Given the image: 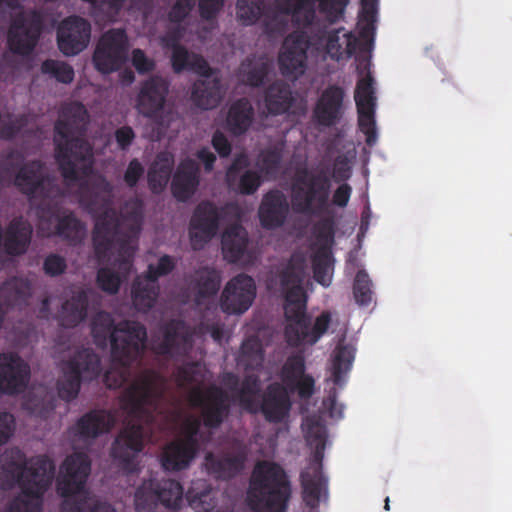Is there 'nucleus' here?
Instances as JSON below:
<instances>
[{
	"label": "nucleus",
	"instance_id": "obj_33",
	"mask_svg": "<svg viewBox=\"0 0 512 512\" xmlns=\"http://www.w3.org/2000/svg\"><path fill=\"white\" fill-rule=\"evenodd\" d=\"M295 98L289 84L277 80L270 84L264 92V104L271 115H283L289 112Z\"/></svg>",
	"mask_w": 512,
	"mask_h": 512
},
{
	"label": "nucleus",
	"instance_id": "obj_26",
	"mask_svg": "<svg viewBox=\"0 0 512 512\" xmlns=\"http://www.w3.org/2000/svg\"><path fill=\"white\" fill-rule=\"evenodd\" d=\"M220 218V211L214 203L202 201L196 206L190 221V239L194 249H198L215 237Z\"/></svg>",
	"mask_w": 512,
	"mask_h": 512
},
{
	"label": "nucleus",
	"instance_id": "obj_27",
	"mask_svg": "<svg viewBox=\"0 0 512 512\" xmlns=\"http://www.w3.org/2000/svg\"><path fill=\"white\" fill-rule=\"evenodd\" d=\"M345 91L338 85L327 86L320 94L313 109L314 122L322 127L337 125L344 114Z\"/></svg>",
	"mask_w": 512,
	"mask_h": 512
},
{
	"label": "nucleus",
	"instance_id": "obj_32",
	"mask_svg": "<svg viewBox=\"0 0 512 512\" xmlns=\"http://www.w3.org/2000/svg\"><path fill=\"white\" fill-rule=\"evenodd\" d=\"M199 181L200 168L198 163L191 158L184 159L179 164L171 183L173 196L178 201H187L194 195Z\"/></svg>",
	"mask_w": 512,
	"mask_h": 512
},
{
	"label": "nucleus",
	"instance_id": "obj_22",
	"mask_svg": "<svg viewBox=\"0 0 512 512\" xmlns=\"http://www.w3.org/2000/svg\"><path fill=\"white\" fill-rule=\"evenodd\" d=\"M354 99L357 107L359 129L365 134L367 145L373 146L377 141L375 123L376 97L374 78L370 73L358 80Z\"/></svg>",
	"mask_w": 512,
	"mask_h": 512
},
{
	"label": "nucleus",
	"instance_id": "obj_37",
	"mask_svg": "<svg viewBox=\"0 0 512 512\" xmlns=\"http://www.w3.org/2000/svg\"><path fill=\"white\" fill-rule=\"evenodd\" d=\"M196 454V450L178 440H174L164 447L161 464L167 471H181L190 465Z\"/></svg>",
	"mask_w": 512,
	"mask_h": 512
},
{
	"label": "nucleus",
	"instance_id": "obj_64",
	"mask_svg": "<svg viewBox=\"0 0 512 512\" xmlns=\"http://www.w3.org/2000/svg\"><path fill=\"white\" fill-rule=\"evenodd\" d=\"M184 29L180 24L167 29L166 33L161 37V43L163 47L175 50L176 47H182L180 41L183 37Z\"/></svg>",
	"mask_w": 512,
	"mask_h": 512
},
{
	"label": "nucleus",
	"instance_id": "obj_23",
	"mask_svg": "<svg viewBox=\"0 0 512 512\" xmlns=\"http://www.w3.org/2000/svg\"><path fill=\"white\" fill-rule=\"evenodd\" d=\"M160 331L162 339L154 345L157 355L171 359L188 355L192 348V334L183 320L171 319L161 326Z\"/></svg>",
	"mask_w": 512,
	"mask_h": 512
},
{
	"label": "nucleus",
	"instance_id": "obj_39",
	"mask_svg": "<svg viewBox=\"0 0 512 512\" xmlns=\"http://www.w3.org/2000/svg\"><path fill=\"white\" fill-rule=\"evenodd\" d=\"M254 119V109L250 101L240 98L234 101L227 113V127L234 136L245 134Z\"/></svg>",
	"mask_w": 512,
	"mask_h": 512
},
{
	"label": "nucleus",
	"instance_id": "obj_51",
	"mask_svg": "<svg viewBox=\"0 0 512 512\" xmlns=\"http://www.w3.org/2000/svg\"><path fill=\"white\" fill-rule=\"evenodd\" d=\"M264 354L257 339H247L241 346V362L247 369H257L262 366Z\"/></svg>",
	"mask_w": 512,
	"mask_h": 512
},
{
	"label": "nucleus",
	"instance_id": "obj_36",
	"mask_svg": "<svg viewBox=\"0 0 512 512\" xmlns=\"http://www.w3.org/2000/svg\"><path fill=\"white\" fill-rule=\"evenodd\" d=\"M205 77L194 83L191 99L197 107L208 110L218 106L222 99V89L219 79H211L210 75Z\"/></svg>",
	"mask_w": 512,
	"mask_h": 512
},
{
	"label": "nucleus",
	"instance_id": "obj_28",
	"mask_svg": "<svg viewBox=\"0 0 512 512\" xmlns=\"http://www.w3.org/2000/svg\"><path fill=\"white\" fill-rule=\"evenodd\" d=\"M114 414L105 409H93L82 415L70 427V433L79 440H94L108 433L115 424Z\"/></svg>",
	"mask_w": 512,
	"mask_h": 512
},
{
	"label": "nucleus",
	"instance_id": "obj_7",
	"mask_svg": "<svg viewBox=\"0 0 512 512\" xmlns=\"http://www.w3.org/2000/svg\"><path fill=\"white\" fill-rule=\"evenodd\" d=\"M91 333L97 345H105L107 340H110L111 355L123 369L107 371L104 382L110 389L121 387L127 381L125 370L140 359L145 350L147 340L145 326L129 320L115 324L110 313L100 311L92 320Z\"/></svg>",
	"mask_w": 512,
	"mask_h": 512
},
{
	"label": "nucleus",
	"instance_id": "obj_35",
	"mask_svg": "<svg viewBox=\"0 0 512 512\" xmlns=\"http://www.w3.org/2000/svg\"><path fill=\"white\" fill-rule=\"evenodd\" d=\"M88 309V296L84 290L75 292L70 299L66 300L58 314L61 326L73 328L85 320Z\"/></svg>",
	"mask_w": 512,
	"mask_h": 512
},
{
	"label": "nucleus",
	"instance_id": "obj_30",
	"mask_svg": "<svg viewBox=\"0 0 512 512\" xmlns=\"http://www.w3.org/2000/svg\"><path fill=\"white\" fill-rule=\"evenodd\" d=\"M289 214V203L284 193L278 189L268 191L261 201L258 216L265 229L281 227Z\"/></svg>",
	"mask_w": 512,
	"mask_h": 512
},
{
	"label": "nucleus",
	"instance_id": "obj_53",
	"mask_svg": "<svg viewBox=\"0 0 512 512\" xmlns=\"http://www.w3.org/2000/svg\"><path fill=\"white\" fill-rule=\"evenodd\" d=\"M43 74L50 75L58 82L69 84L74 80V69L66 62H61L53 59L45 60L41 65Z\"/></svg>",
	"mask_w": 512,
	"mask_h": 512
},
{
	"label": "nucleus",
	"instance_id": "obj_10",
	"mask_svg": "<svg viewBox=\"0 0 512 512\" xmlns=\"http://www.w3.org/2000/svg\"><path fill=\"white\" fill-rule=\"evenodd\" d=\"M91 472V460L84 452H74L61 465L57 492L64 498L61 512H116L112 505L89 497L86 482Z\"/></svg>",
	"mask_w": 512,
	"mask_h": 512
},
{
	"label": "nucleus",
	"instance_id": "obj_3",
	"mask_svg": "<svg viewBox=\"0 0 512 512\" xmlns=\"http://www.w3.org/2000/svg\"><path fill=\"white\" fill-rule=\"evenodd\" d=\"M24 157L10 151L4 161L7 172L17 170L14 185L30 202H39L38 230L43 237L58 236L72 244L80 243L85 227L73 212L63 213L59 204L61 189L45 172L40 160L23 163Z\"/></svg>",
	"mask_w": 512,
	"mask_h": 512
},
{
	"label": "nucleus",
	"instance_id": "obj_62",
	"mask_svg": "<svg viewBox=\"0 0 512 512\" xmlns=\"http://www.w3.org/2000/svg\"><path fill=\"white\" fill-rule=\"evenodd\" d=\"M225 0H199L198 8L200 17L206 21L216 18L224 5Z\"/></svg>",
	"mask_w": 512,
	"mask_h": 512
},
{
	"label": "nucleus",
	"instance_id": "obj_5",
	"mask_svg": "<svg viewBox=\"0 0 512 512\" xmlns=\"http://www.w3.org/2000/svg\"><path fill=\"white\" fill-rule=\"evenodd\" d=\"M88 125V111L80 102L63 106L54 124L55 159L68 185L78 183L93 172V147L85 138Z\"/></svg>",
	"mask_w": 512,
	"mask_h": 512
},
{
	"label": "nucleus",
	"instance_id": "obj_54",
	"mask_svg": "<svg viewBox=\"0 0 512 512\" xmlns=\"http://www.w3.org/2000/svg\"><path fill=\"white\" fill-rule=\"evenodd\" d=\"M237 18L245 25L255 24L262 15V0H238L237 1Z\"/></svg>",
	"mask_w": 512,
	"mask_h": 512
},
{
	"label": "nucleus",
	"instance_id": "obj_29",
	"mask_svg": "<svg viewBox=\"0 0 512 512\" xmlns=\"http://www.w3.org/2000/svg\"><path fill=\"white\" fill-rule=\"evenodd\" d=\"M320 41H325L328 55L337 61L352 57L356 51L370 53L361 48L363 40L356 37L352 32H344L343 28L333 30H322L318 36Z\"/></svg>",
	"mask_w": 512,
	"mask_h": 512
},
{
	"label": "nucleus",
	"instance_id": "obj_58",
	"mask_svg": "<svg viewBox=\"0 0 512 512\" xmlns=\"http://www.w3.org/2000/svg\"><path fill=\"white\" fill-rule=\"evenodd\" d=\"M201 378L198 363L190 362L179 366L176 370V379L179 386H186L198 382Z\"/></svg>",
	"mask_w": 512,
	"mask_h": 512
},
{
	"label": "nucleus",
	"instance_id": "obj_1",
	"mask_svg": "<svg viewBox=\"0 0 512 512\" xmlns=\"http://www.w3.org/2000/svg\"><path fill=\"white\" fill-rule=\"evenodd\" d=\"M143 220L144 203L138 197L128 199L120 214L109 207L97 218L92 242L98 262H108L112 250L117 248L113 265L118 272L109 267H101L97 271L96 283L102 291L111 295L118 293L122 278L130 274L136 250L134 242L142 230Z\"/></svg>",
	"mask_w": 512,
	"mask_h": 512
},
{
	"label": "nucleus",
	"instance_id": "obj_4",
	"mask_svg": "<svg viewBox=\"0 0 512 512\" xmlns=\"http://www.w3.org/2000/svg\"><path fill=\"white\" fill-rule=\"evenodd\" d=\"M54 462L47 455L27 458L18 447H10L0 455V487L20 488V494L9 504L7 512H41L42 498L52 484Z\"/></svg>",
	"mask_w": 512,
	"mask_h": 512
},
{
	"label": "nucleus",
	"instance_id": "obj_42",
	"mask_svg": "<svg viewBox=\"0 0 512 512\" xmlns=\"http://www.w3.org/2000/svg\"><path fill=\"white\" fill-rule=\"evenodd\" d=\"M186 498L190 507L197 512H210L216 507L215 492L205 481L193 482Z\"/></svg>",
	"mask_w": 512,
	"mask_h": 512
},
{
	"label": "nucleus",
	"instance_id": "obj_8",
	"mask_svg": "<svg viewBox=\"0 0 512 512\" xmlns=\"http://www.w3.org/2000/svg\"><path fill=\"white\" fill-rule=\"evenodd\" d=\"M280 377L282 383L267 385L257 400L254 412L261 413L269 423H282L289 415L292 403L290 393H296L299 399L309 400L315 393V379L306 373L305 356L302 352L290 355L283 364Z\"/></svg>",
	"mask_w": 512,
	"mask_h": 512
},
{
	"label": "nucleus",
	"instance_id": "obj_16",
	"mask_svg": "<svg viewBox=\"0 0 512 512\" xmlns=\"http://www.w3.org/2000/svg\"><path fill=\"white\" fill-rule=\"evenodd\" d=\"M349 0H276L281 13L291 16L297 26L309 28L316 19L315 2L319 12L325 15L330 24L338 21Z\"/></svg>",
	"mask_w": 512,
	"mask_h": 512
},
{
	"label": "nucleus",
	"instance_id": "obj_55",
	"mask_svg": "<svg viewBox=\"0 0 512 512\" xmlns=\"http://www.w3.org/2000/svg\"><path fill=\"white\" fill-rule=\"evenodd\" d=\"M372 282L364 270H359L353 284V294L357 304L368 306L372 301Z\"/></svg>",
	"mask_w": 512,
	"mask_h": 512
},
{
	"label": "nucleus",
	"instance_id": "obj_9",
	"mask_svg": "<svg viewBox=\"0 0 512 512\" xmlns=\"http://www.w3.org/2000/svg\"><path fill=\"white\" fill-rule=\"evenodd\" d=\"M291 496V482L281 465L266 460L255 465L247 491L252 512H287Z\"/></svg>",
	"mask_w": 512,
	"mask_h": 512
},
{
	"label": "nucleus",
	"instance_id": "obj_48",
	"mask_svg": "<svg viewBox=\"0 0 512 512\" xmlns=\"http://www.w3.org/2000/svg\"><path fill=\"white\" fill-rule=\"evenodd\" d=\"M228 188L242 195H252L261 186V175L254 170L246 169L241 175L225 180Z\"/></svg>",
	"mask_w": 512,
	"mask_h": 512
},
{
	"label": "nucleus",
	"instance_id": "obj_14",
	"mask_svg": "<svg viewBox=\"0 0 512 512\" xmlns=\"http://www.w3.org/2000/svg\"><path fill=\"white\" fill-rule=\"evenodd\" d=\"M169 87L168 80L153 75L141 83L136 96L135 108L138 113L153 120L161 129L168 128L173 120L171 109H165Z\"/></svg>",
	"mask_w": 512,
	"mask_h": 512
},
{
	"label": "nucleus",
	"instance_id": "obj_63",
	"mask_svg": "<svg viewBox=\"0 0 512 512\" xmlns=\"http://www.w3.org/2000/svg\"><path fill=\"white\" fill-rule=\"evenodd\" d=\"M15 418L9 412H0V446L6 444L15 431Z\"/></svg>",
	"mask_w": 512,
	"mask_h": 512
},
{
	"label": "nucleus",
	"instance_id": "obj_13",
	"mask_svg": "<svg viewBox=\"0 0 512 512\" xmlns=\"http://www.w3.org/2000/svg\"><path fill=\"white\" fill-rule=\"evenodd\" d=\"M62 373V378L57 382L58 395L70 402L78 396L83 380L90 381L100 375V358L93 350L83 348L63 362Z\"/></svg>",
	"mask_w": 512,
	"mask_h": 512
},
{
	"label": "nucleus",
	"instance_id": "obj_41",
	"mask_svg": "<svg viewBox=\"0 0 512 512\" xmlns=\"http://www.w3.org/2000/svg\"><path fill=\"white\" fill-rule=\"evenodd\" d=\"M355 357V348L351 344L339 342L333 352L332 376L335 385L342 386L350 371Z\"/></svg>",
	"mask_w": 512,
	"mask_h": 512
},
{
	"label": "nucleus",
	"instance_id": "obj_40",
	"mask_svg": "<svg viewBox=\"0 0 512 512\" xmlns=\"http://www.w3.org/2000/svg\"><path fill=\"white\" fill-rule=\"evenodd\" d=\"M377 0H361L359 15V36L363 40L361 48L365 51L373 49L375 37V22L377 17Z\"/></svg>",
	"mask_w": 512,
	"mask_h": 512
},
{
	"label": "nucleus",
	"instance_id": "obj_43",
	"mask_svg": "<svg viewBox=\"0 0 512 512\" xmlns=\"http://www.w3.org/2000/svg\"><path fill=\"white\" fill-rule=\"evenodd\" d=\"M172 173V162L166 157L159 155L151 165L147 181L149 189L154 194H160L166 188Z\"/></svg>",
	"mask_w": 512,
	"mask_h": 512
},
{
	"label": "nucleus",
	"instance_id": "obj_2",
	"mask_svg": "<svg viewBox=\"0 0 512 512\" xmlns=\"http://www.w3.org/2000/svg\"><path fill=\"white\" fill-rule=\"evenodd\" d=\"M164 397V380L153 369L138 373L123 390L120 404L130 418L115 437L111 457L126 473L138 470V456L144 448L146 426L155 422L161 414Z\"/></svg>",
	"mask_w": 512,
	"mask_h": 512
},
{
	"label": "nucleus",
	"instance_id": "obj_60",
	"mask_svg": "<svg viewBox=\"0 0 512 512\" xmlns=\"http://www.w3.org/2000/svg\"><path fill=\"white\" fill-rule=\"evenodd\" d=\"M67 269L66 259L56 253L47 255L43 262V271L47 276L57 277L65 273Z\"/></svg>",
	"mask_w": 512,
	"mask_h": 512
},
{
	"label": "nucleus",
	"instance_id": "obj_18",
	"mask_svg": "<svg viewBox=\"0 0 512 512\" xmlns=\"http://www.w3.org/2000/svg\"><path fill=\"white\" fill-rule=\"evenodd\" d=\"M190 403L200 410L203 425L209 429L219 428L230 413L229 396L217 385L192 389Z\"/></svg>",
	"mask_w": 512,
	"mask_h": 512
},
{
	"label": "nucleus",
	"instance_id": "obj_46",
	"mask_svg": "<svg viewBox=\"0 0 512 512\" xmlns=\"http://www.w3.org/2000/svg\"><path fill=\"white\" fill-rule=\"evenodd\" d=\"M260 379L257 375L249 374L242 380L238 391V399L242 408L247 412H254L256 397L261 395Z\"/></svg>",
	"mask_w": 512,
	"mask_h": 512
},
{
	"label": "nucleus",
	"instance_id": "obj_6",
	"mask_svg": "<svg viewBox=\"0 0 512 512\" xmlns=\"http://www.w3.org/2000/svg\"><path fill=\"white\" fill-rule=\"evenodd\" d=\"M305 259L293 255L279 273L281 291L285 297L284 315L287 321L285 338L290 346L298 347L303 343L314 345L327 332L331 314L323 311L312 318L307 314L306 295L303 289L305 278Z\"/></svg>",
	"mask_w": 512,
	"mask_h": 512
},
{
	"label": "nucleus",
	"instance_id": "obj_61",
	"mask_svg": "<svg viewBox=\"0 0 512 512\" xmlns=\"http://www.w3.org/2000/svg\"><path fill=\"white\" fill-rule=\"evenodd\" d=\"M144 172L145 169L141 162L138 159L134 158L129 162L127 169L124 173V182L128 187L133 188L143 177Z\"/></svg>",
	"mask_w": 512,
	"mask_h": 512
},
{
	"label": "nucleus",
	"instance_id": "obj_19",
	"mask_svg": "<svg viewBox=\"0 0 512 512\" xmlns=\"http://www.w3.org/2000/svg\"><path fill=\"white\" fill-rule=\"evenodd\" d=\"M128 37L124 29L112 28L99 39L93 53V64L97 71L108 74L117 71L127 60Z\"/></svg>",
	"mask_w": 512,
	"mask_h": 512
},
{
	"label": "nucleus",
	"instance_id": "obj_59",
	"mask_svg": "<svg viewBox=\"0 0 512 512\" xmlns=\"http://www.w3.org/2000/svg\"><path fill=\"white\" fill-rule=\"evenodd\" d=\"M288 19L287 16L282 13V15H272L264 20V32L271 36H282L288 30Z\"/></svg>",
	"mask_w": 512,
	"mask_h": 512
},
{
	"label": "nucleus",
	"instance_id": "obj_20",
	"mask_svg": "<svg viewBox=\"0 0 512 512\" xmlns=\"http://www.w3.org/2000/svg\"><path fill=\"white\" fill-rule=\"evenodd\" d=\"M248 454V446L240 440H234L224 451L207 452L203 467L213 479L227 481L236 477L244 469Z\"/></svg>",
	"mask_w": 512,
	"mask_h": 512
},
{
	"label": "nucleus",
	"instance_id": "obj_57",
	"mask_svg": "<svg viewBox=\"0 0 512 512\" xmlns=\"http://www.w3.org/2000/svg\"><path fill=\"white\" fill-rule=\"evenodd\" d=\"M200 428L201 422L199 419L193 417L186 419L183 424V437L177 440L198 452Z\"/></svg>",
	"mask_w": 512,
	"mask_h": 512
},
{
	"label": "nucleus",
	"instance_id": "obj_12",
	"mask_svg": "<svg viewBox=\"0 0 512 512\" xmlns=\"http://www.w3.org/2000/svg\"><path fill=\"white\" fill-rule=\"evenodd\" d=\"M331 187V178L325 171L299 170L291 188L293 210L317 217L328 213Z\"/></svg>",
	"mask_w": 512,
	"mask_h": 512
},
{
	"label": "nucleus",
	"instance_id": "obj_17",
	"mask_svg": "<svg viewBox=\"0 0 512 512\" xmlns=\"http://www.w3.org/2000/svg\"><path fill=\"white\" fill-rule=\"evenodd\" d=\"M44 27V17L40 10L32 9L17 14L11 21L7 44L18 55H29L37 45Z\"/></svg>",
	"mask_w": 512,
	"mask_h": 512
},
{
	"label": "nucleus",
	"instance_id": "obj_24",
	"mask_svg": "<svg viewBox=\"0 0 512 512\" xmlns=\"http://www.w3.org/2000/svg\"><path fill=\"white\" fill-rule=\"evenodd\" d=\"M256 297L254 279L240 273L229 280L221 294V308L228 314H243L252 305Z\"/></svg>",
	"mask_w": 512,
	"mask_h": 512
},
{
	"label": "nucleus",
	"instance_id": "obj_45",
	"mask_svg": "<svg viewBox=\"0 0 512 512\" xmlns=\"http://www.w3.org/2000/svg\"><path fill=\"white\" fill-rule=\"evenodd\" d=\"M159 503L166 508L178 509L182 503L183 487L172 479H156V487Z\"/></svg>",
	"mask_w": 512,
	"mask_h": 512
},
{
	"label": "nucleus",
	"instance_id": "obj_25",
	"mask_svg": "<svg viewBox=\"0 0 512 512\" xmlns=\"http://www.w3.org/2000/svg\"><path fill=\"white\" fill-rule=\"evenodd\" d=\"M91 24L86 19L72 15L63 19L57 28V44L65 56H75L89 44Z\"/></svg>",
	"mask_w": 512,
	"mask_h": 512
},
{
	"label": "nucleus",
	"instance_id": "obj_15",
	"mask_svg": "<svg viewBox=\"0 0 512 512\" xmlns=\"http://www.w3.org/2000/svg\"><path fill=\"white\" fill-rule=\"evenodd\" d=\"M176 267V262L170 255H162L157 264H149L147 270L138 275L131 287L132 302L141 312H147L154 307L159 295L158 279L169 275Z\"/></svg>",
	"mask_w": 512,
	"mask_h": 512
},
{
	"label": "nucleus",
	"instance_id": "obj_52",
	"mask_svg": "<svg viewBox=\"0 0 512 512\" xmlns=\"http://www.w3.org/2000/svg\"><path fill=\"white\" fill-rule=\"evenodd\" d=\"M282 162V151L278 147H270L261 151L258 157V167L268 177L279 173Z\"/></svg>",
	"mask_w": 512,
	"mask_h": 512
},
{
	"label": "nucleus",
	"instance_id": "obj_44",
	"mask_svg": "<svg viewBox=\"0 0 512 512\" xmlns=\"http://www.w3.org/2000/svg\"><path fill=\"white\" fill-rule=\"evenodd\" d=\"M269 73V65L264 61H254L247 58L239 68L240 80L248 86L260 87Z\"/></svg>",
	"mask_w": 512,
	"mask_h": 512
},
{
	"label": "nucleus",
	"instance_id": "obj_34",
	"mask_svg": "<svg viewBox=\"0 0 512 512\" xmlns=\"http://www.w3.org/2000/svg\"><path fill=\"white\" fill-rule=\"evenodd\" d=\"M222 252L224 258L235 263L239 261L248 245V233L240 224H233L225 229L221 238Z\"/></svg>",
	"mask_w": 512,
	"mask_h": 512
},
{
	"label": "nucleus",
	"instance_id": "obj_11",
	"mask_svg": "<svg viewBox=\"0 0 512 512\" xmlns=\"http://www.w3.org/2000/svg\"><path fill=\"white\" fill-rule=\"evenodd\" d=\"M305 436L308 445L313 449L308 466L300 473L303 500L306 505L314 508L319 504L320 496L327 488V479L323 474V458L326 448V426L317 416L305 419Z\"/></svg>",
	"mask_w": 512,
	"mask_h": 512
},
{
	"label": "nucleus",
	"instance_id": "obj_38",
	"mask_svg": "<svg viewBox=\"0 0 512 512\" xmlns=\"http://www.w3.org/2000/svg\"><path fill=\"white\" fill-rule=\"evenodd\" d=\"M171 64L175 73L189 71L200 76H209L212 72L203 56L189 52L184 46L172 50Z\"/></svg>",
	"mask_w": 512,
	"mask_h": 512
},
{
	"label": "nucleus",
	"instance_id": "obj_56",
	"mask_svg": "<svg viewBox=\"0 0 512 512\" xmlns=\"http://www.w3.org/2000/svg\"><path fill=\"white\" fill-rule=\"evenodd\" d=\"M316 243L319 247H327L330 250L334 242L335 221L333 216H327L320 219L313 227Z\"/></svg>",
	"mask_w": 512,
	"mask_h": 512
},
{
	"label": "nucleus",
	"instance_id": "obj_50",
	"mask_svg": "<svg viewBox=\"0 0 512 512\" xmlns=\"http://www.w3.org/2000/svg\"><path fill=\"white\" fill-rule=\"evenodd\" d=\"M313 275L316 282L327 287L331 283V252L327 247H318L312 257Z\"/></svg>",
	"mask_w": 512,
	"mask_h": 512
},
{
	"label": "nucleus",
	"instance_id": "obj_49",
	"mask_svg": "<svg viewBox=\"0 0 512 512\" xmlns=\"http://www.w3.org/2000/svg\"><path fill=\"white\" fill-rule=\"evenodd\" d=\"M156 487V479L144 481L137 488L134 496V504L137 512H151L159 503Z\"/></svg>",
	"mask_w": 512,
	"mask_h": 512
},
{
	"label": "nucleus",
	"instance_id": "obj_47",
	"mask_svg": "<svg viewBox=\"0 0 512 512\" xmlns=\"http://www.w3.org/2000/svg\"><path fill=\"white\" fill-rule=\"evenodd\" d=\"M197 297L208 298L217 294L220 288V275L215 269L204 267L196 272Z\"/></svg>",
	"mask_w": 512,
	"mask_h": 512
},
{
	"label": "nucleus",
	"instance_id": "obj_31",
	"mask_svg": "<svg viewBox=\"0 0 512 512\" xmlns=\"http://www.w3.org/2000/svg\"><path fill=\"white\" fill-rule=\"evenodd\" d=\"M32 225L23 217L13 218L3 233L4 252L9 256L24 255L31 243Z\"/></svg>",
	"mask_w": 512,
	"mask_h": 512
},
{
	"label": "nucleus",
	"instance_id": "obj_21",
	"mask_svg": "<svg viewBox=\"0 0 512 512\" xmlns=\"http://www.w3.org/2000/svg\"><path fill=\"white\" fill-rule=\"evenodd\" d=\"M310 42L302 31L290 33L283 41L278 56L279 70L284 77L297 79L307 66Z\"/></svg>",
	"mask_w": 512,
	"mask_h": 512
}]
</instances>
